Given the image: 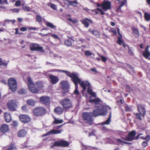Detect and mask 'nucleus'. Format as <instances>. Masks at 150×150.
<instances>
[{
	"label": "nucleus",
	"instance_id": "1",
	"mask_svg": "<svg viewBox=\"0 0 150 150\" xmlns=\"http://www.w3.org/2000/svg\"><path fill=\"white\" fill-rule=\"evenodd\" d=\"M90 102L93 106L95 109L91 112L93 117H96L99 115H105L107 113L108 109L107 107L101 105V100L99 98L91 99Z\"/></svg>",
	"mask_w": 150,
	"mask_h": 150
},
{
	"label": "nucleus",
	"instance_id": "2",
	"mask_svg": "<svg viewBox=\"0 0 150 150\" xmlns=\"http://www.w3.org/2000/svg\"><path fill=\"white\" fill-rule=\"evenodd\" d=\"M70 76H69L71 79L72 81L74 83L75 89L74 91V94L76 95H79V91L78 90V84H79L82 87L83 90L85 91L86 90V88L85 87L86 85V82H84L82 81L79 78V74L76 72H73L70 74Z\"/></svg>",
	"mask_w": 150,
	"mask_h": 150
},
{
	"label": "nucleus",
	"instance_id": "3",
	"mask_svg": "<svg viewBox=\"0 0 150 150\" xmlns=\"http://www.w3.org/2000/svg\"><path fill=\"white\" fill-rule=\"evenodd\" d=\"M82 118L85 122L90 125L93 124V119L92 115V113L90 112H85L82 114Z\"/></svg>",
	"mask_w": 150,
	"mask_h": 150
},
{
	"label": "nucleus",
	"instance_id": "4",
	"mask_svg": "<svg viewBox=\"0 0 150 150\" xmlns=\"http://www.w3.org/2000/svg\"><path fill=\"white\" fill-rule=\"evenodd\" d=\"M34 115L37 117H41L45 115L47 112L46 108L42 106H39L35 108L33 110Z\"/></svg>",
	"mask_w": 150,
	"mask_h": 150
},
{
	"label": "nucleus",
	"instance_id": "5",
	"mask_svg": "<svg viewBox=\"0 0 150 150\" xmlns=\"http://www.w3.org/2000/svg\"><path fill=\"white\" fill-rule=\"evenodd\" d=\"M8 84L11 91L15 92L16 90L17 84L16 80L12 78L10 79L8 81Z\"/></svg>",
	"mask_w": 150,
	"mask_h": 150
},
{
	"label": "nucleus",
	"instance_id": "6",
	"mask_svg": "<svg viewBox=\"0 0 150 150\" xmlns=\"http://www.w3.org/2000/svg\"><path fill=\"white\" fill-rule=\"evenodd\" d=\"M60 103L65 108L69 109L71 108L72 106L71 100L68 98L62 99L61 102Z\"/></svg>",
	"mask_w": 150,
	"mask_h": 150
},
{
	"label": "nucleus",
	"instance_id": "7",
	"mask_svg": "<svg viewBox=\"0 0 150 150\" xmlns=\"http://www.w3.org/2000/svg\"><path fill=\"white\" fill-rule=\"evenodd\" d=\"M30 50L32 51H38L41 52H44V50L43 47H39V45L36 44H31L30 45Z\"/></svg>",
	"mask_w": 150,
	"mask_h": 150
},
{
	"label": "nucleus",
	"instance_id": "8",
	"mask_svg": "<svg viewBox=\"0 0 150 150\" xmlns=\"http://www.w3.org/2000/svg\"><path fill=\"white\" fill-rule=\"evenodd\" d=\"M69 145V142L66 141L61 140L57 141H55L52 145V147L54 146H62L67 147Z\"/></svg>",
	"mask_w": 150,
	"mask_h": 150
},
{
	"label": "nucleus",
	"instance_id": "9",
	"mask_svg": "<svg viewBox=\"0 0 150 150\" xmlns=\"http://www.w3.org/2000/svg\"><path fill=\"white\" fill-rule=\"evenodd\" d=\"M84 82H86V85L85 86L86 88V87L88 86V88L87 89V91L88 93L90 95L94 97H96V93H95L93 92L92 89L91 87L90 86V83L87 81H83Z\"/></svg>",
	"mask_w": 150,
	"mask_h": 150
},
{
	"label": "nucleus",
	"instance_id": "10",
	"mask_svg": "<svg viewBox=\"0 0 150 150\" xmlns=\"http://www.w3.org/2000/svg\"><path fill=\"white\" fill-rule=\"evenodd\" d=\"M137 107L139 112L144 117L146 112L144 107L142 104H137Z\"/></svg>",
	"mask_w": 150,
	"mask_h": 150
},
{
	"label": "nucleus",
	"instance_id": "11",
	"mask_svg": "<svg viewBox=\"0 0 150 150\" xmlns=\"http://www.w3.org/2000/svg\"><path fill=\"white\" fill-rule=\"evenodd\" d=\"M16 104L14 100L9 101L8 103V107L10 111H13L16 110Z\"/></svg>",
	"mask_w": 150,
	"mask_h": 150
},
{
	"label": "nucleus",
	"instance_id": "12",
	"mask_svg": "<svg viewBox=\"0 0 150 150\" xmlns=\"http://www.w3.org/2000/svg\"><path fill=\"white\" fill-rule=\"evenodd\" d=\"M40 102L45 105H49L50 103V98L48 96H43L40 98Z\"/></svg>",
	"mask_w": 150,
	"mask_h": 150
},
{
	"label": "nucleus",
	"instance_id": "13",
	"mask_svg": "<svg viewBox=\"0 0 150 150\" xmlns=\"http://www.w3.org/2000/svg\"><path fill=\"white\" fill-rule=\"evenodd\" d=\"M102 8L105 11L110 9L111 8V3L109 1H105L102 4Z\"/></svg>",
	"mask_w": 150,
	"mask_h": 150
},
{
	"label": "nucleus",
	"instance_id": "14",
	"mask_svg": "<svg viewBox=\"0 0 150 150\" xmlns=\"http://www.w3.org/2000/svg\"><path fill=\"white\" fill-rule=\"evenodd\" d=\"M19 119L22 122L28 123L30 121L31 118L28 115H22L19 116Z\"/></svg>",
	"mask_w": 150,
	"mask_h": 150
},
{
	"label": "nucleus",
	"instance_id": "15",
	"mask_svg": "<svg viewBox=\"0 0 150 150\" xmlns=\"http://www.w3.org/2000/svg\"><path fill=\"white\" fill-rule=\"evenodd\" d=\"M136 134L135 131H132L130 132L128 136L125 139L127 141H132L134 139V136Z\"/></svg>",
	"mask_w": 150,
	"mask_h": 150
},
{
	"label": "nucleus",
	"instance_id": "16",
	"mask_svg": "<svg viewBox=\"0 0 150 150\" xmlns=\"http://www.w3.org/2000/svg\"><path fill=\"white\" fill-rule=\"evenodd\" d=\"M49 78L50 79V81L53 84H56L59 80L57 76L51 74H50L49 75Z\"/></svg>",
	"mask_w": 150,
	"mask_h": 150
},
{
	"label": "nucleus",
	"instance_id": "17",
	"mask_svg": "<svg viewBox=\"0 0 150 150\" xmlns=\"http://www.w3.org/2000/svg\"><path fill=\"white\" fill-rule=\"evenodd\" d=\"M60 84L61 85V88L63 91H68L69 85L67 81H61L60 82Z\"/></svg>",
	"mask_w": 150,
	"mask_h": 150
},
{
	"label": "nucleus",
	"instance_id": "18",
	"mask_svg": "<svg viewBox=\"0 0 150 150\" xmlns=\"http://www.w3.org/2000/svg\"><path fill=\"white\" fill-rule=\"evenodd\" d=\"M62 72L63 73H65L68 76H70V74L71 73H70L69 71L63 70H61L57 69H52L50 70L49 71V72Z\"/></svg>",
	"mask_w": 150,
	"mask_h": 150
},
{
	"label": "nucleus",
	"instance_id": "19",
	"mask_svg": "<svg viewBox=\"0 0 150 150\" xmlns=\"http://www.w3.org/2000/svg\"><path fill=\"white\" fill-rule=\"evenodd\" d=\"M9 130V127L7 125L4 124L2 125L0 128V131L2 133H5Z\"/></svg>",
	"mask_w": 150,
	"mask_h": 150
},
{
	"label": "nucleus",
	"instance_id": "20",
	"mask_svg": "<svg viewBox=\"0 0 150 150\" xmlns=\"http://www.w3.org/2000/svg\"><path fill=\"white\" fill-rule=\"evenodd\" d=\"M63 131L62 129L55 130L53 129L47 132L48 135H50L52 134H57L61 133Z\"/></svg>",
	"mask_w": 150,
	"mask_h": 150
},
{
	"label": "nucleus",
	"instance_id": "21",
	"mask_svg": "<svg viewBox=\"0 0 150 150\" xmlns=\"http://www.w3.org/2000/svg\"><path fill=\"white\" fill-rule=\"evenodd\" d=\"M112 115L111 113V112H110V115H109V117L107 120H106L105 121L101 122V123L98 124V125H108L110 123L111 121V118Z\"/></svg>",
	"mask_w": 150,
	"mask_h": 150
},
{
	"label": "nucleus",
	"instance_id": "22",
	"mask_svg": "<svg viewBox=\"0 0 150 150\" xmlns=\"http://www.w3.org/2000/svg\"><path fill=\"white\" fill-rule=\"evenodd\" d=\"M132 29L134 36L136 38H139V33L138 30L134 27H132Z\"/></svg>",
	"mask_w": 150,
	"mask_h": 150
},
{
	"label": "nucleus",
	"instance_id": "23",
	"mask_svg": "<svg viewBox=\"0 0 150 150\" xmlns=\"http://www.w3.org/2000/svg\"><path fill=\"white\" fill-rule=\"evenodd\" d=\"M27 134L26 131L24 129H21L19 130L18 132V136L19 137H25Z\"/></svg>",
	"mask_w": 150,
	"mask_h": 150
},
{
	"label": "nucleus",
	"instance_id": "24",
	"mask_svg": "<svg viewBox=\"0 0 150 150\" xmlns=\"http://www.w3.org/2000/svg\"><path fill=\"white\" fill-rule=\"evenodd\" d=\"M35 86L36 87L38 90H41L43 87V83L40 81H38L35 84Z\"/></svg>",
	"mask_w": 150,
	"mask_h": 150
},
{
	"label": "nucleus",
	"instance_id": "25",
	"mask_svg": "<svg viewBox=\"0 0 150 150\" xmlns=\"http://www.w3.org/2000/svg\"><path fill=\"white\" fill-rule=\"evenodd\" d=\"M28 88L31 92L34 93H36L39 91L37 88L35 86V85L33 86H29Z\"/></svg>",
	"mask_w": 150,
	"mask_h": 150
},
{
	"label": "nucleus",
	"instance_id": "26",
	"mask_svg": "<svg viewBox=\"0 0 150 150\" xmlns=\"http://www.w3.org/2000/svg\"><path fill=\"white\" fill-rule=\"evenodd\" d=\"M88 21L91 22V23H92V21L91 20H89L87 18H86L85 19L83 20L82 22L83 24L87 28H88L89 25V24Z\"/></svg>",
	"mask_w": 150,
	"mask_h": 150
},
{
	"label": "nucleus",
	"instance_id": "27",
	"mask_svg": "<svg viewBox=\"0 0 150 150\" xmlns=\"http://www.w3.org/2000/svg\"><path fill=\"white\" fill-rule=\"evenodd\" d=\"M5 120L7 122H9L11 120V115L9 114L5 113L4 114Z\"/></svg>",
	"mask_w": 150,
	"mask_h": 150
},
{
	"label": "nucleus",
	"instance_id": "28",
	"mask_svg": "<svg viewBox=\"0 0 150 150\" xmlns=\"http://www.w3.org/2000/svg\"><path fill=\"white\" fill-rule=\"evenodd\" d=\"M68 2V5L69 6H72L74 7L76 6L77 4H78V2L76 1H71L68 0H66Z\"/></svg>",
	"mask_w": 150,
	"mask_h": 150
},
{
	"label": "nucleus",
	"instance_id": "29",
	"mask_svg": "<svg viewBox=\"0 0 150 150\" xmlns=\"http://www.w3.org/2000/svg\"><path fill=\"white\" fill-rule=\"evenodd\" d=\"M89 32H91L94 35L96 38H98L100 36L99 32L97 30H93L90 29L88 30Z\"/></svg>",
	"mask_w": 150,
	"mask_h": 150
},
{
	"label": "nucleus",
	"instance_id": "30",
	"mask_svg": "<svg viewBox=\"0 0 150 150\" xmlns=\"http://www.w3.org/2000/svg\"><path fill=\"white\" fill-rule=\"evenodd\" d=\"M55 112L58 114L60 115L63 112V109L60 107H58L55 108L54 110Z\"/></svg>",
	"mask_w": 150,
	"mask_h": 150
},
{
	"label": "nucleus",
	"instance_id": "31",
	"mask_svg": "<svg viewBox=\"0 0 150 150\" xmlns=\"http://www.w3.org/2000/svg\"><path fill=\"white\" fill-rule=\"evenodd\" d=\"M46 25L52 29L55 28L56 26L54 25L53 24L49 22H47L46 23Z\"/></svg>",
	"mask_w": 150,
	"mask_h": 150
},
{
	"label": "nucleus",
	"instance_id": "32",
	"mask_svg": "<svg viewBox=\"0 0 150 150\" xmlns=\"http://www.w3.org/2000/svg\"><path fill=\"white\" fill-rule=\"evenodd\" d=\"M64 44L67 46L69 47L72 45V43L71 40L68 39L65 41Z\"/></svg>",
	"mask_w": 150,
	"mask_h": 150
},
{
	"label": "nucleus",
	"instance_id": "33",
	"mask_svg": "<svg viewBox=\"0 0 150 150\" xmlns=\"http://www.w3.org/2000/svg\"><path fill=\"white\" fill-rule=\"evenodd\" d=\"M63 121L62 120H59V119L54 118V121L53 122L52 124H56L62 123Z\"/></svg>",
	"mask_w": 150,
	"mask_h": 150
},
{
	"label": "nucleus",
	"instance_id": "34",
	"mask_svg": "<svg viewBox=\"0 0 150 150\" xmlns=\"http://www.w3.org/2000/svg\"><path fill=\"white\" fill-rule=\"evenodd\" d=\"M35 103V101L32 99L28 100L27 101V104L29 105L34 106Z\"/></svg>",
	"mask_w": 150,
	"mask_h": 150
},
{
	"label": "nucleus",
	"instance_id": "35",
	"mask_svg": "<svg viewBox=\"0 0 150 150\" xmlns=\"http://www.w3.org/2000/svg\"><path fill=\"white\" fill-rule=\"evenodd\" d=\"M144 56L146 58H148L150 55V52L149 51H144L143 52Z\"/></svg>",
	"mask_w": 150,
	"mask_h": 150
},
{
	"label": "nucleus",
	"instance_id": "36",
	"mask_svg": "<svg viewBox=\"0 0 150 150\" xmlns=\"http://www.w3.org/2000/svg\"><path fill=\"white\" fill-rule=\"evenodd\" d=\"M134 115L136 116V118L137 119H138L140 121L142 120V119L141 117V114H140L139 113H136L134 114Z\"/></svg>",
	"mask_w": 150,
	"mask_h": 150
},
{
	"label": "nucleus",
	"instance_id": "37",
	"mask_svg": "<svg viewBox=\"0 0 150 150\" xmlns=\"http://www.w3.org/2000/svg\"><path fill=\"white\" fill-rule=\"evenodd\" d=\"M144 17L146 21H149L150 20V14L146 12H145L144 13Z\"/></svg>",
	"mask_w": 150,
	"mask_h": 150
},
{
	"label": "nucleus",
	"instance_id": "38",
	"mask_svg": "<svg viewBox=\"0 0 150 150\" xmlns=\"http://www.w3.org/2000/svg\"><path fill=\"white\" fill-rule=\"evenodd\" d=\"M27 80L28 82V87L29 86H30H30H33V82L32 80L31 79L30 77H29L28 78Z\"/></svg>",
	"mask_w": 150,
	"mask_h": 150
},
{
	"label": "nucleus",
	"instance_id": "39",
	"mask_svg": "<svg viewBox=\"0 0 150 150\" xmlns=\"http://www.w3.org/2000/svg\"><path fill=\"white\" fill-rule=\"evenodd\" d=\"M36 20L39 23H40L42 21V18L41 16L38 15H36Z\"/></svg>",
	"mask_w": 150,
	"mask_h": 150
},
{
	"label": "nucleus",
	"instance_id": "40",
	"mask_svg": "<svg viewBox=\"0 0 150 150\" xmlns=\"http://www.w3.org/2000/svg\"><path fill=\"white\" fill-rule=\"evenodd\" d=\"M134 49L133 48H128V53L130 55H133L134 54Z\"/></svg>",
	"mask_w": 150,
	"mask_h": 150
},
{
	"label": "nucleus",
	"instance_id": "41",
	"mask_svg": "<svg viewBox=\"0 0 150 150\" xmlns=\"http://www.w3.org/2000/svg\"><path fill=\"white\" fill-rule=\"evenodd\" d=\"M10 10L12 11L13 13H18L19 12L20 9L19 8H15L13 9H11Z\"/></svg>",
	"mask_w": 150,
	"mask_h": 150
},
{
	"label": "nucleus",
	"instance_id": "42",
	"mask_svg": "<svg viewBox=\"0 0 150 150\" xmlns=\"http://www.w3.org/2000/svg\"><path fill=\"white\" fill-rule=\"evenodd\" d=\"M22 9L24 11H29L30 10V8L27 6H24L22 7Z\"/></svg>",
	"mask_w": 150,
	"mask_h": 150
},
{
	"label": "nucleus",
	"instance_id": "43",
	"mask_svg": "<svg viewBox=\"0 0 150 150\" xmlns=\"http://www.w3.org/2000/svg\"><path fill=\"white\" fill-rule=\"evenodd\" d=\"M127 2V0H125V1H119L118 3L120 4V6L121 7L123 6L126 4Z\"/></svg>",
	"mask_w": 150,
	"mask_h": 150
},
{
	"label": "nucleus",
	"instance_id": "44",
	"mask_svg": "<svg viewBox=\"0 0 150 150\" xmlns=\"http://www.w3.org/2000/svg\"><path fill=\"white\" fill-rule=\"evenodd\" d=\"M125 110L127 112L130 111L131 110V108L127 105L126 104L125 106Z\"/></svg>",
	"mask_w": 150,
	"mask_h": 150
},
{
	"label": "nucleus",
	"instance_id": "45",
	"mask_svg": "<svg viewBox=\"0 0 150 150\" xmlns=\"http://www.w3.org/2000/svg\"><path fill=\"white\" fill-rule=\"evenodd\" d=\"M122 38H121L120 36V37H118V39L117 40V43L120 45H121L123 42V41L121 39Z\"/></svg>",
	"mask_w": 150,
	"mask_h": 150
},
{
	"label": "nucleus",
	"instance_id": "46",
	"mask_svg": "<svg viewBox=\"0 0 150 150\" xmlns=\"http://www.w3.org/2000/svg\"><path fill=\"white\" fill-rule=\"evenodd\" d=\"M68 20L69 21L72 22L73 23H75L78 22V21L76 19L72 20L71 18H68Z\"/></svg>",
	"mask_w": 150,
	"mask_h": 150
},
{
	"label": "nucleus",
	"instance_id": "47",
	"mask_svg": "<svg viewBox=\"0 0 150 150\" xmlns=\"http://www.w3.org/2000/svg\"><path fill=\"white\" fill-rule=\"evenodd\" d=\"M7 65V63L3 62L2 61V59L1 58H0V66L3 65V66H6Z\"/></svg>",
	"mask_w": 150,
	"mask_h": 150
},
{
	"label": "nucleus",
	"instance_id": "48",
	"mask_svg": "<svg viewBox=\"0 0 150 150\" xmlns=\"http://www.w3.org/2000/svg\"><path fill=\"white\" fill-rule=\"evenodd\" d=\"M85 54L86 56L88 57L91 55L92 54V53H91L89 51L87 50L85 52Z\"/></svg>",
	"mask_w": 150,
	"mask_h": 150
},
{
	"label": "nucleus",
	"instance_id": "49",
	"mask_svg": "<svg viewBox=\"0 0 150 150\" xmlns=\"http://www.w3.org/2000/svg\"><path fill=\"white\" fill-rule=\"evenodd\" d=\"M51 36L55 39H58L59 40H60L59 37L57 35H56V34H54L52 33L51 34Z\"/></svg>",
	"mask_w": 150,
	"mask_h": 150
},
{
	"label": "nucleus",
	"instance_id": "50",
	"mask_svg": "<svg viewBox=\"0 0 150 150\" xmlns=\"http://www.w3.org/2000/svg\"><path fill=\"white\" fill-rule=\"evenodd\" d=\"M50 6L54 10H56L57 9V6L53 4H51Z\"/></svg>",
	"mask_w": 150,
	"mask_h": 150
},
{
	"label": "nucleus",
	"instance_id": "51",
	"mask_svg": "<svg viewBox=\"0 0 150 150\" xmlns=\"http://www.w3.org/2000/svg\"><path fill=\"white\" fill-rule=\"evenodd\" d=\"M18 93L20 94H23L25 93V90L22 89L18 91Z\"/></svg>",
	"mask_w": 150,
	"mask_h": 150
},
{
	"label": "nucleus",
	"instance_id": "52",
	"mask_svg": "<svg viewBox=\"0 0 150 150\" xmlns=\"http://www.w3.org/2000/svg\"><path fill=\"white\" fill-rule=\"evenodd\" d=\"M148 144L147 142L144 141L142 143V147H145L148 145Z\"/></svg>",
	"mask_w": 150,
	"mask_h": 150
},
{
	"label": "nucleus",
	"instance_id": "53",
	"mask_svg": "<svg viewBox=\"0 0 150 150\" xmlns=\"http://www.w3.org/2000/svg\"><path fill=\"white\" fill-rule=\"evenodd\" d=\"M101 130L103 131H104L105 132H107L108 130V129L105 126H103L101 127Z\"/></svg>",
	"mask_w": 150,
	"mask_h": 150
},
{
	"label": "nucleus",
	"instance_id": "54",
	"mask_svg": "<svg viewBox=\"0 0 150 150\" xmlns=\"http://www.w3.org/2000/svg\"><path fill=\"white\" fill-rule=\"evenodd\" d=\"M144 140H146L147 142H149L150 140V136L149 135H147L145 137Z\"/></svg>",
	"mask_w": 150,
	"mask_h": 150
},
{
	"label": "nucleus",
	"instance_id": "55",
	"mask_svg": "<svg viewBox=\"0 0 150 150\" xmlns=\"http://www.w3.org/2000/svg\"><path fill=\"white\" fill-rule=\"evenodd\" d=\"M22 110L24 111H27V105H25L23 106L22 108Z\"/></svg>",
	"mask_w": 150,
	"mask_h": 150
},
{
	"label": "nucleus",
	"instance_id": "56",
	"mask_svg": "<svg viewBox=\"0 0 150 150\" xmlns=\"http://www.w3.org/2000/svg\"><path fill=\"white\" fill-rule=\"evenodd\" d=\"M100 57L103 62H105L107 60V58L103 56H100Z\"/></svg>",
	"mask_w": 150,
	"mask_h": 150
},
{
	"label": "nucleus",
	"instance_id": "57",
	"mask_svg": "<svg viewBox=\"0 0 150 150\" xmlns=\"http://www.w3.org/2000/svg\"><path fill=\"white\" fill-rule=\"evenodd\" d=\"M15 146L13 145H11L6 150H13L14 149Z\"/></svg>",
	"mask_w": 150,
	"mask_h": 150
},
{
	"label": "nucleus",
	"instance_id": "58",
	"mask_svg": "<svg viewBox=\"0 0 150 150\" xmlns=\"http://www.w3.org/2000/svg\"><path fill=\"white\" fill-rule=\"evenodd\" d=\"M28 28L29 30H36L38 29V28H36L35 27H28Z\"/></svg>",
	"mask_w": 150,
	"mask_h": 150
},
{
	"label": "nucleus",
	"instance_id": "59",
	"mask_svg": "<svg viewBox=\"0 0 150 150\" xmlns=\"http://www.w3.org/2000/svg\"><path fill=\"white\" fill-rule=\"evenodd\" d=\"M21 3V2L19 1H17L15 3V5L16 6H18L20 5Z\"/></svg>",
	"mask_w": 150,
	"mask_h": 150
},
{
	"label": "nucleus",
	"instance_id": "60",
	"mask_svg": "<svg viewBox=\"0 0 150 150\" xmlns=\"http://www.w3.org/2000/svg\"><path fill=\"white\" fill-rule=\"evenodd\" d=\"M27 28L25 27H22L20 28V30L22 31H25L27 30Z\"/></svg>",
	"mask_w": 150,
	"mask_h": 150
},
{
	"label": "nucleus",
	"instance_id": "61",
	"mask_svg": "<svg viewBox=\"0 0 150 150\" xmlns=\"http://www.w3.org/2000/svg\"><path fill=\"white\" fill-rule=\"evenodd\" d=\"M127 67L129 68L133 72H134V69L133 67H132L131 65L128 64L127 65Z\"/></svg>",
	"mask_w": 150,
	"mask_h": 150
},
{
	"label": "nucleus",
	"instance_id": "62",
	"mask_svg": "<svg viewBox=\"0 0 150 150\" xmlns=\"http://www.w3.org/2000/svg\"><path fill=\"white\" fill-rule=\"evenodd\" d=\"M116 140L117 141L120 142H121L125 144H128V142H125V141H123L121 139H117Z\"/></svg>",
	"mask_w": 150,
	"mask_h": 150
},
{
	"label": "nucleus",
	"instance_id": "63",
	"mask_svg": "<svg viewBox=\"0 0 150 150\" xmlns=\"http://www.w3.org/2000/svg\"><path fill=\"white\" fill-rule=\"evenodd\" d=\"M12 125L13 126L17 127L18 125V123L16 121H13Z\"/></svg>",
	"mask_w": 150,
	"mask_h": 150
},
{
	"label": "nucleus",
	"instance_id": "64",
	"mask_svg": "<svg viewBox=\"0 0 150 150\" xmlns=\"http://www.w3.org/2000/svg\"><path fill=\"white\" fill-rule=\"evenodd\" d=\"M91 71L95 73H97L98 72V71H97V70L95 69L94 68L91 69Z\"/></svg>",
	"mask_w": 150,
	"mask_h": 150
}]
</instances>
